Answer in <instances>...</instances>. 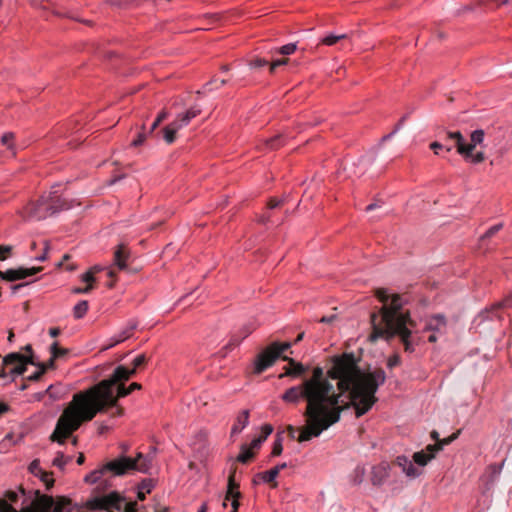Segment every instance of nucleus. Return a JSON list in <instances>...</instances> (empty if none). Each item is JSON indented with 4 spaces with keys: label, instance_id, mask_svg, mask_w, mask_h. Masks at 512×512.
I'll return each instance as SVG.
<instances>
[{
    "label": "nucleus",
    "instance_id": "nucleus-15",
    "mask_svg": "<svg viewBox=\"0 0 512 512\" xmlns=\"http://www.w3.org/2000/svg\"><path fill=\"white\" fill-rule=\"evenodd\" d=\"M19 361H22L25 365V367L27 368V365H34V366H37L38 367V364L39 363H36L33 359V356L32 355H29V356H25V355H22L20 353H17V352H13V353H9L7 354L5 357H4V364L5 365H10L12 364L13 362H19Z\"/></svg>",
    "mask_w": 512,
    "mask_h": 512
},
{
    "label": "nucleus",
    "instance_id": "nucleus-22",
    "mask_svg": "<svg viewBox=\"0 0 512 512\" xmlns=\"http://www.w3.org/2000/svg\"><path fill=\"white\" fill-rule=\"evenodd\" d=\"M279 474L277 473V469H270L265 472L258 473L256 477H259L265 483H268L272 488H276L278 486V482L276 478Z\"/></svg>",
    "mask_w": 512,
    "mask_h": 512
},
{
    "label": "nucleus",
    "instance_id": "nucleus-62",
    "mask_svg": "<svg viewBox=\"0 0 512 512\" xmlns=\"http://www.w3.org/2000/svg\"><path fill=\"white\" fill-rule=\"evenodd\" d=\"M489 2L495 4L497 8L501 7L502 5H506L510 2V0H488Z\"/></svg>",
    "mask_w": 512,
    "mask_h": 512
},
{
    "label": "nucleus",
    "instance_id": "nucleus-20",
    "mask_svg": "<svg viewBox=\"0 0 512 512\" xmlns=\"http://www.w3.org/2000/svg\"><path fill=\"white\" fill-rule=\"evenodd\" d=\"M201 113V109L198 106H193L188 109L185 113L179 114L176 118L182 127L188 125L192 119L197 117Z\"/></svg>",
    "mask_w": 512,
    "mask_h": 512
},
{
    "label": "nucleus",
    "instance_id": "nucleus-2",
    "mask_svg": "<svg viewBox=\"0 0 512 512\" xmlns=\"http://www.w3.org/2000/svg\"><path fill=\"white\" fill-rule=\"evenodd\" d=\"M135 366L128 369L125 366H118L110 378L101 380L92 387L77 392L72 400L63 410L57 420L56 426L50 440L58 444H65L66 440L77 431L84 422L91 421L98 413L105 411L107 404H114L112 388L119 382L129 380L136 374Z\"/></svg>",
    "mask_w": 512,
    "mask_h": 512
},
{
    "label": "nucleus",
    "instance_id": "nucleus-36",
    "mask_svg": "<svg viewBox=\"0 0 512 512\" xmlns=\"http://www.w3.org/2000/svg\"><path fill=\"white\" fill-rule=\"evenodd\" d=\"M459 434H460V431H457V432L453 433L452 435H450L449 437L441 439L439 441V443H435L434 445H440L441 446V450H442L445 445H449L455 439H457Z\"/></svg>",
    "mask_w": 512,
    "mask_h": 512
},
{
    "label": "nucleus",
    "instance_id": "nucleus-12",
    "mask_svg": "<svg viewBox=\"0 0 512 512\" xmlns=\"http://www.w3.org/2000/svg\"><path fill=\"white\" fill-rule=\"evenodd\" d=\"M255 328L256 326L254 324H247L243 326L237 333H234L231 336L226 348L232 349L239 345L242 340L248 337L255 330Z\"/></svg>",
    "mask_w": 512,
    "mask_h": 512
},
{
    "label": "nucleus",
    "instance_id": "nucleus-25",
    "mask_svg": "<svg viewBox=\"0 0 512 512\" xmlns=\"http://www.w3.org/2000/svg\"><path fill=\"white\" fill-rule=\"evenodd\" d=\"M282 360L286 361L291 366V368H292L291 370L293 371L294 377L302 376L307 371V367H305L300 362H296L291 357L283 356Z\"/></svg>",
    "mask_w": 512,
    "mask_h": 512
},
{
    "label": "nucleus",
    "instance_id": "nucleus-21",
    "mask_svg": "<svg viewBox=\"0 0 512 512\" xmlns=\"http://www.w3.org/2000/svg\"><path fill=\"white\" fill-rule=\"evenodd\" d=\"M388 477L387 467L380 465L372 470L371 481L374 485H380Z\"/></svg>",
    "mask_w": 512,
    "mask_h": 512
},
{
    "label": "nucleus",
    "instance_id": "nucleus-18",
    "mask_svg": "<svg viewBox=\"0 0 512 512\" xmlns=\"http://www.w3.org/2000/svg\"><path fill=\"white\" fill-rule=\"evenodd\" d=\"M249 424V410H243L236 418L231 429V437L239 434Z\"/></svg>",
    "mask_w": 512,
    "mask_h": 512
},
{
    "label": "nucleus",
    "instance_id": "nucleus-46",
    "mask_svg": "<svg viewBox=\"0 0 512 512\" xmlns=\"http://www.w3.org/2000/svg\"><path fill=\"white\" fill-rule=\"evenodd\" d=\"M97 269L94 268V269H91L89 270L88 272L84 273L82 276H81V279L82 281L91 284L92 282L95 281V277H94V271H96Z\"/></svg>",
    "mask_w": 512,
    "mask_h": 512
},
{
    "label": "nucleus",
    "instance_id": "nucleus-27",
    "mask_svg": "<svg viewBox=\"0 0 512 512\" xmlns=\"http://www.w3.org/2000/svg\"><path fill=\"white\" fill-rule=\"evenodd\" d=\"M89 308L88 301L81 300L78 302L73 309V316L75 319H81L87 313Z\"/></svg>",
    "mask_w": 512,
    "mask_h": 512
},
{
    "label": "nucleus",
    "instance_id": "nucleus-32",
    "mask_svg": "<svg viewBox=\"0 0 512 512\" xmlns=\"http://www.w3.org/2000/svg\"><path fill=\"white\" fill-rule=\"evenodd\" d=\"M27 368L25 367L22 361L13 362L10 364L9 373H13V375H23L26 372Z\"/></svg>",
    "mask_w": 512,
    "mask_h": 512
},
{
    "label": "nucleus",
    "instance_id": "nucleus-4",
    "mask_svg": "<svg viewBox=\"0 0 512 512\" xmlns=\"http://www.w3.org/2000/svg\"><path fill=\"white\" fill-rule=\"evenodd\" d=\"M150 468L151 458L142 453H138L136 458L122 456L107 462L100 469L91 472L85 477V481L90 484H95L99 482L107 472H111L115 476H122L129 471L147 473Z\"/></svg>",
    "mask_w": 512,
    "mask_h": 512
},
{
    "label": "nucleus",
    "instance_id": "nucleus-63",
    "mask_svg": "<svg viewBox=\"0 0 512 512\" xmlns=\"http://www.w3.org/2000/svg\"><path fill=\"white\" fill-rule=\"evenodd\" d=\"M61 333L60 329L58 327H53L49 329V335L53 338L59 336Z\"/></svg>",
    "mask_w": 512,
    "mask_h": 512
},
{
    "label": "nucleus",
    "instance_id": "nucleus-60",
    "mask_svg": "<svg viewBox=\"0 0 512 512\" xmlns=\"http://www.w3.org/2000/svg\"><path fill=\"white\" fill-rule=\"evenodd\" d=\"M145 137H146L145 134L140 133L138 135V137L132 142V146H135V147L140 146L144 142Z\"/></svg>",
    "mask_w": 512,
    "mask_h": 512
},
{
    "label": "nucleus",
    "instance_id": "nucleus-57",
    "mask_svg": "<svg viewBox=\"0 0 512 512\" xmlns=\"http://www.w3.org/2000/svg\"><path fill=\"white\" fill-rule=\"evenodd\" d=\"M263 443V441L257 437L255 439H253V441L250 443V446H248L252 451L254 450H258L261 446V444Z\"/></svg>",
    "mask_w": 512,
    "mask_h": 512
},
{
    "label": "nucleus",
    "instance_id": "nucleus-29",
    "mask_svg": "<svg viewBox=\"0 0 512 512\" xmlns=\"http://www.w3.org/2000/svg\"><path fill=\"white\" fill-rule=\"evenodd\" d=\"M346 38H347L346 34H341V35L330 34V35H327L324 38H322L321 43L324 45H327V46H332Z\"/></svg>",
    "mask_w": 512,
    "mask_h": 512
},
{
    "label": "nucleus",
    "instance_id": "nucleus-58",
    "mask_svg": "<svg viewBox=\"0 0 512 512\" xmlns=\"http://www.w3.org/2000/svg\"><path fill=\"white\" fill-rule=\"evenodd\" d=\"M281 203H282V200L277 199V198H271V199L268 201L267 206H268V208H269V209H274V208H276V207L280 206V205H281Z\"/></svg>",
    "mask_w": 512,
    "mask_h": 512
},
{
    "label": "nucleus",
    "instance_id": "nucleus-44",
    "mask_svg": "<svg viewBox=\"0 0 512 512\" xmlns=\"http://www.w3.org/2000/svg\"><path fill=\"white\" fill-rule=\"evenodd\" d=\"M467 159H469L474 164H479L485 160V155L481 151L476 152L475 154L471 152V156L468 157Z\"/></svg>",
    "mask_w": 512,
    "mask_h": 512
},
{
    "label": "nucleus",
    "instance_id": "nucleus-52",
    "mask_svg": "<svg viewBox=\"0 0 512 512\" xmlns=\"http://www.w3.org/2000/svg\"><path fill=\"white\" fill-rule=\"evenodd\" d=\"M92 289H93L92 284H89V285H87V286H86V287H84V288H81V287L74 288V289L72 290V292H73L74 294H87V293H89Z\"/></svg>",
    "mask_w": 512,
    "mask_h": 512
},
{
    "label": "nucleus",
    "instance_id": "nucleus-51",
    "mask_svg": "<svg viewBox=\"0 0 512 512\" xmlns=\"http://www.w3.org/2000/svg\"><path fill=\"white\" fill-rule=\"evenodd\" d=\"M268 64V61L265 60V59H262V58H257L253 61L250 62V66L252 68H259V67H263V66H266Z\"/></svg>",
    "mask_w": 512,
    "mask_h": 512
},
{
    "label": "nucleus",
    "instance_id": "nucleus-5",
    "mask_svg": "<svg viewBox=\"0 0 512 512\" xmlns=\"http://www.w3.org/2000/svg\"><path fill=\"white\" fill-rule=\"evenodd\" d=\"M69 208L70 205L61 199L57 191H51L47 195H42L37 201H30L19 211V214L24 220L40 221Z\"/></svg>",
    "mask_w": 512,
    "mask_h": 512
},
{
    "label": "nucleus",
    "instance_id": "nucleus-3",
    "mask_svg": "<svg viewBox=\"0 0 512 512\" xmlns=\"http://www.w3.org/2000/svg\"><path fill=\"white\" fill-rule=\"evenodd\" d=\"M375 296L383 304L378 312L371 314L372 333L369 336L372 342L378 338L387 340L398 336L404 346L405 352L412 353L419 338L413 335L412 330L416 322L411 319L408 310L403 307L407 299L400 294L389 295L384 288L375 290Z\"/></svg>",
    "mask_w": 512,
    "mask_h": 512
},
{
    "label": "nucleus",
    "instance_id": "nucleus-47",
    "mask_svg": "<svg viewBox=\"0 0 512 512\" xmlns=\"http://www.w3.org/2000/svg\"><path fill=\"white\" fill-rule=\"evenodd\" d=\"M14 139L13 133H6L1 137V142L8 148H12V140Z\"/></svg>",
    "mask_w": 512,
    "mask_h": 512
},
{
    "label": "nucleus",
    "instance_id": "nucleus-49",
    "mask_svg": "<svg viewBox=\"0 0 512 512\" xmlns=\"http://www.w3.org/2000/svg\"><path fill=\"white\" fill-rule=\"evenodd\" d=\"M287 63H288L287 58L272 61V63L270 64V72L273 73L277 67L285 65Z\"/></svg>",
    "mask_w": 512,
    "mask_h": 512
},
{
    "label": "nucleus",
    "instance_id": "nucleus-28",
    "mask_svg": "<svg viewBox=\"0 0 512 512\" xmlns=\"http://www.w3.org/2000/svg\"><path fill=\"white\" fill-rule=\"evenodd\" d=\"M71 460V456H65L63 452H58L52 462V465L59 468L60 470H64L65 465L69 463Z\"/></svg>",
    "mask_w": 512,
    "mask_h": 512
},
{
    "label": "nucleus",
    "instance_id": "nucleus-13",
    "mask_svg": "<svg viewBox=\"0 0 512 512\" xmlns=\"http://www.w3.org/2000/svg\"><path fill=\"white\" fill-rule=\"evenodd\" d=\"M484 140V131L479 129L475 130L470 135V143L466 144L464 146V149L466 150L463 154L464 158H468L471 156V152H473L477 145L481 144Z\"/></svg>",
    "mask_w": 512,
    "mask_h": 512
},
{
    "label": "nucleus",
    "instance_id": "nucleus-31",
    "mask_svg": "<svg viewBox=\"0 0 512 512\" xmlns=\"http://www.w3.org/2000/svg\"><path fill=\"white\" fill-rule=\"evenodd\" d=\"M265 145L268 149H277L283 145L282 143V135L278 134L270 139L265 141Z\"/></svg>",
    "mask_w": 512,
    "mask_h": 512
},
{
    "label": "nucleus",
    "instance_id": "nucleus-37",
    "mask_svg": "<svg viewBox=\"0 0 512 512\" xmlns=\"http://www.w3.org/2000/svg\"><path fill=\"white\" fill-rule=\"evenodd\" d=\"M502 228V224H496L489 228L486 233L481 237V241H484L487 238H491L494 236L500 229Z\"/></svg>",
    "mask_w": 512,
    "mask_h": 512
},
{
    "label": "nucleus",
    "instance_id": "nucleus-17",
    "mask_svg": "<svg viewBox=\"0 0 512 512\" xmlns=\"http://www.w3.org/2000/svg\"><path fill=\"white\" fill-rule=\"evenodd\" d=\"M445 139L450 142H454V146L457 148V152L463 156L464 152L466 151L464 149L465 146V139L461 132L459 131H447L445 134Z\"/></svg>",
    "mask_w": 512,
    "mask_h": 512
},
{
    "label": "nucleus",
    "instance_id": "nucleus-56",
    "mask_svg": "<svg viewBox=\"0 0 512 512\" xmlns=\"http://www.w3.org/2000/svg\"><path fill=\"white\" fill-rule=\"evenodd\" d=\"M430 148L434 151L435 154H439V150L444 149V144L438 141H434L430 144Z\"/></svg>",
    "mask_w": 512,
    "mask_h": 512
},
{
    "label": "nucleus",
    "instance_id": "nucleus-33",
    "mask_svg": "<svg viewBox=\"0 0 512 512\" xmlns=\"http://www.w3.org/2000/svg\"><path fill=\"white\" fill-rule=\"evenodd\" d=\"M52 475H53L52 472H47L44 470L40 471V473H39L38 477L41 479L42 482L45 483L47 489L52 488L54 485V479L52 478Z\"/></svg>",
    "mask_w": 512,
    "mask_h": 512
},
{
    "label": "nucleus",
    "instance_id": "nucleus-43",
    "mask_svg": "<svg viewBox=\"0 0 512 512\" xmlns=\"http://www.w3.org/2000/svg\"><path fill=\"white\" fill-rule=\"evenodd\" d=\"M148 362V358L145 354H140L138 355L134 360H133V366H135V368H141L143 367L146 363Z\"/></svg>",
    "mask_w": 512,
    "mask_h": 512
},
{
    "label": "nucleus",
    "instance_id": "nucleus-54",
    "mask_svg": "<svg viewBox=\"0 0 512 512\" xmlns=\"http://www.w3.org/2000/svg\"><path fill=\"white\" fill-rule=\"evenodd\" d=\"M54 362L55 358H53V356L51 355V358L46 363L38 364V368L44 367L46 372L48 369L54 368Z\"/></svg>",
    "mask_w": 512,
    "mask_h": 512
},
{
    "label": "nucleus",
    "instance_id": "nucleus-26",
    "mask_svg": "<svg viewBox=\"0 0 512 512\" xmlns=\"http://www.w3.org/2000/svg\"><path fill=\"white\" fill-rule=\"evenodd\" d=\"M255 457V452L252 451L246 444H242L240 447V453L237 456V461L242 464L249 463Z\"/></svg>",
    "mask_w": 512,
    "mask_h": 512
},
{
    "label": "nucleus",
    "instance_id": "nucleus-19",
    "mask_svg": "<svg viewBox=\"0 0 512 512\" xmlns=\"http://www.w3.org/2000/svg\"><path fill=\"white\" fill-rule=\"evenodd\" d=\"M397 464L402 467L403 472H405L407 476L417 477L421 473V471L416 468L413 463L405 456L397 457Z\"/></svg>",
    "mask_w": 512,
    "mask_h": 512
},
{
    "label": "nucleus",
    "instance_id": "nucleus-45",
    "mask_svg": "<svg viewBox=\"0 0 512 512\" xmlns=\"http://www.w3.org/2000/svg\"><path fill=\"white\" fill-rule=\"evenodd\" d=\"M0 512H18L6 500L0 498Z\"/></svg>",
    "mask_w": 512,
    "mask_h": 512
},
{
    "label": "nucleus",
    "instance_id": "nucleus-23",
    "mask_svg": "<svg viewBox=\"0 0 512 512\" xmlns=\"http://www.w3.org/2000/svg\"><path fill=\"white\" fill-rule=\"evenodd\" d=\"M136 326V323L131 322L123 331H121L118 335L114 337L113 342L110 344V347H113L114 345L130 338L133 334V331L136 329Z\"/></svg>",
    "mask_w": 512,
    "mask_h": 512
},
{
    "label": "nucleus",
    "instance_id": "nucleus-53",
    "mask_svg": "<svg viewBox=\"0 0 512 512\" xmlns=\"http://www.w3.org/2000/svg\"><path fill=\"white\" fill-rule=\"evenodd\" d=\"M10 365H5L4 360L2 361L1 367H0V377L4 378L9 375H13V373H9Z\"/></svg>",
    "mask_w": 512,
    "mask_h": 512
},
{
    "label": "nucleus",
    "instance_id": "nucleus-38",
    "mask_svg": "<svg viewBox=\"0 0 512 512\" xmlns=\"http://www.w3.org/2000/svg\"><path fill=\"white\" fill-rule=\"evenodd\" d=\"M154 487V483L151 479H144L138 486L139 489L146 493H150Z\"/></svg>",
    "mask_w": 512,
    "mask_h": 512
},
{
    "label": "nucleus",
    "instance_id": "nucleus-40",
    "mask_svg": "<svg viewBox=\"0 0 512 512\" xmlns=\"http://www.w3.org/2000/svg\"><path fill=\"white\" fill-rule=\"evenodd\" d=\"M496 317L498 319L501 318V315L498 313V308H494L492 311H486L479 315V318L481 319H490L493 320V318Z\"/></svg>",
    "mask_w": 512,
    "mask_h": 512
},
{
    "label": "nucleus",
    "instance_id": "nucleus-34",
    "mask_svg": "<svg viewBox=\"0 0 512 512\" xmlns=\"http://www.w3.org/2000/svg\"><path fill=\"white\" fill-rule=\"evenodd\" d=\"M282 451H283L282 436H281V434H277V438L275 439V441L273 443L271 456H273V457L279 456V455H281Z\"/></svg>",
    "mask_w": 512,
    "mask_h": 512
},
{
    "label": "nucleus",
    "instance_id": "nucleus-9",
    "mask_svg": "<svg viewBox=\"0 0 512 512\" xmlns=\"http://www.w3.org/2000/svg\"><path fill=\"white\" fill-rule=\"evenodd\" d=\"M40 271H42V267H19L15 269H7L6 271H0V278L8 282H15L34 276Z\"/></svg>",
    "mask_w": 512,
    "mask_h": 512
},
{
    "label": "nucleus",
    "instance_id": "nucleus-16",
    "mask_svg": "<svg viewBox=\"0 0 512 512\" xmlns=\"http://www.w3.org/2000/svg\"><path fill=\"white\" fill-rule=\"evenodd\" d=\"M183 128L176 119L171 122L169 125L165 126L162 129L163 139L167 144H172L176 140V133L178 130Z\"/></svg>",
    "mask_w": 512,
    "mask_h": 512
},
{
    "label": "nucleus",
    "instance_id": "nucleus-35",
    "mask_svg": "<svg viewBox=\"0 0 512 512\" xmlns=\"http://www.w3.org/2000/svg\"><path fill=\"white\" fill-rule=\"evenodd\" d=\"M297 49V46L295 43H289V44H286L284 46H282L281 48H279L277 50L278 53L282 54V55H290L292 53H294Z\"/></svg>",
    "mask_w": 512,
    "mask_h": 512
},
{
    "label": "nucleus",
    "instance_id": "nucleus-8",
    "mask_svg": "<svg viewBox=\"0 0 512 512\" xmlns=\"http://www.w3.org/2000/svg\"><path fill=\"white\" fill-rule=\"evenodd\" d=\"M142 388L141 384L137 382L131 383L128 387H126L123 382H119L116 386L112 388V398H114V404H107L105 406V411L110 407H116V412L113 413V416H122L124 414V409L117 405V402L120 398L126 397L131 394L134 390H140Z\"/></svg>",
    "mask_w": 512,
    "mask_h": 512
},
{
    "label": "nucleus",
    "instance_id": "nucleus-11",
    "mask_svg": "<svg viewBox=\"0 0 512 512\" xmlns=\"http://www.w3.org/2000/svg\"><path fill=\"white\" fill-rule=\"evenodd\" d=\"M441 450L440 445L429 444L424 450L415 452L413 454V461L419 466H425L430 460H432L436 453Z\"/></svg>",
    "mask_w": 512,
    "mask_h": 512
},
{
    "label": "nucleus",
    "instance_id": "nucleus-55",
    "mask_svg": "<svg viewBox=\"0 0 512 512\" xmlns=\"http://www.w3.org/2000/svg\"><path fill=\"white\" fill-rule=\"evenodd\" d=\"M400 363V357L398 355H393L388 359L387 365L389 368H393Z\"/></svg>",
    "mask_w": 512,
    "mask_h": 512
},
{
    "label": "nucleus",
    "instance_id": "nucleus-59",
    "mask_svg": "<svg viewBox=\"0 0 512 512\" xmlns=\"http://www.w3.org/2000/svg\"><path fill=\"white\" fill-rule=\"evenodd\" d=\"M5 497L11 502H16L18 499V494L15 491L9 490L5 493Z\"/></svg>",
    "mask_w": 512,
    "mask_h": 512
},
{
    "label": "nucleus",
    "instance_id": "nucleus-14",
    "mask_svg": "<svg viewBox=\"0 0 512 512\" xmlns=\"http://www.w3.org/2000/svg\"><path fill=\"white\" fill-rule=\"evenodd\" d=\"M129 259V250L124 244H120L114 253V262L119 270L127 268V260Z\"/></svg>",
    "mask_w": 512,
    "mask_h": 512
},
{
    "label": "nucleus",
    "instance_id": "nucleus-10",
    "mask_svg": "<svg viewBox=\"0 0 512 512\" xmlns=\"http://www.w3.org/2000/svg\"><path fill=\"white\" fill-rule=\"evenodd\" d=\"M235 473L236 468L234 467L229 474L228 477V490L226 494L225 500L232 499L231 506L232 509L237 511L239 508V498L241 497V492L239 491V484L235 481Z\"/></svg>",
    "mask_w": 512,
    "mask_h": 512
},
{
    "label": "nucleus",
    "instance_id": "nucleus-61",
    "mask_svg": "<svg viewBox=\"0 0 512 512\" xmlns=\"http://www.w3.org/2000/svg\"><path fill=\"white\" fill-rule=\"evenodd\" d=\"M285 372L279 375V378H283L285 376H291L294 377L293 371L291 370V366L288 364L285 368Z\"/></svg>",
    "mask_w": 512,
    "mask_h": 512
},
{
    "label": "nucleus",
    "instance_id": "nucleus-64",
    "mask_svg": "<svg viewBox=\"0 0 512 512\" xmlns=\"http://www.w3.org/2000/svg\"><path fill=\"white\" fill-rule=\"evenodd\" d=\"M168 112L164 109L157 116V122H162L168 117Z\"/></svg>",
    "mask_w": 512,
    "mask_h": 512
},
{
    "label": "nucleus",
    "instance_id": "nucleus-39",
    "mask_svg": "<svg viewBox=\"0 0 512 512\" xmlns=\"http://www.w3.org/2000/svg\"><path fill=\"white\" fill-rule=\"evenodd\" d=\"M12 249L13 247L10 245H0V260H6L10 256Z\"/></svg>",
    "mask_w": 512,
    "mask_h": 512
},
{
    "label": "nucleus",
    "instance_id": "nucleus-6",
    "mask_svg": "<svg viewBox=\"0 0 512 512\" xmlns=\"http://www.w3.org/2000/svg\"><path fill=\"white\" fill-rule=\"evenodd\" d=\"M291 347L290 342H273L265 348L256 358L254 372L260 374L267 368L272 366L276 359L282 358V353L289 350Z\"/></svg>",
    "mask_w": 512,
    "mask_h": 512
},
{
    "label": "nucleus",
    "instance_id": "nucleus-41",
    "mask_svg": "<svg viewBox=\"0 0 512 512\" xmlns=\"http://www.w3.org/2000/svg\"><path fill=\"white\" fill-rule=\"evenodd\" d=\"M272 432L273 426L270 424H265L261 428V435L259 436V438L264 442Z\"/></svg>",
    "mask_w": 512,
    "mask_h": 512
},
{
    "label": "nucleus",
    "instance_id": "nucleus-24",
    "mask_svg": "<svg viewBox=\"0 0 512 512\" xmlns=\"http://www.w3.org/2000/svg\"><path fill=\"white\" fill-rule=\"evenodd\" d=\"M446 325L445 318L442 315L431 317L426 324V329L431 331H441Z\"/></svg>",
    "mask_w": 512,
    "mask_h": 512
},
{
    "label": "nucleus",
    "instance_id": "nucleus-48",
    "mask_svg": "<svg viewBox=\"0 0 512 512\" xmlns=\"http://www.w3.org/2000/svg\"><path fill=\"white\" fill-rule=\"evenodd\" d=\"M123 512H136L137 511V503L136 502H125L122 506Z\"/></svg>",
    "mask_w": 512,
    "mask_h": 512
},
{
    "label": "nucleus",
    "instance_id": "nucleus-7",
    "mask_svg": "<svg viewBox=\"0 0 512 512\" xmlns=\"http://www.w3.org/2000/svg\"><path fill=\"white\" fill-rule=\"evenodd\" d=\"M123 504L124 498L117 492H111L107 495L94 498L89 502V508L92 510L104 509L108 512H111L113 509L122 511Z\"/></svg>",
    "mask_w": 512,
    "mask_h": 512
},
{
    "label": "nucleus",
    "instance_id": "nucleus-1",
    "mask_svg": "<svg viewBox=\"0 0 512 512\" xmlns=\"http://www.w3.org/2000/svg\"><path fill=\"white\" fill-rule=\"evenodd\" d=\"M385 380L382 368L362 371L355 356L348 353L334 357L326 373L322 367H315L309 378L287 389L281 397L287 403L296 404L300 399L307 403L303 413L306 423L297 441L320 436L338 423L342 412L350 407L355 409L356 417L366 414L376 403L375 394Z\"/></svg>",
    "mask_w": 512,
    "mask_h": 512
},
{
    "label": "nucleus",
    "instance_id": "nucleus-42",
    "mask_svg": "<svg viewBox=\"0 0 512 512\" xmlns=\"http://www.w3.org/2000/svg\"><path fill=\"white\" fill-rule=\"evenodd\" d=\"M29 471L35 476H39L40 471H43L40 467V461L38 459L33 460L29 465Z\"/></svg>",
    "mask_w": 512,
    "mask_h": 512
},
{
    "label": "nucleus",
    "instance_id": "nucleus-30",
    "mask_svg": "<svg viewBox=\"0 0 512 512\" xmlns=\"http://www.w3.org/2000/svg\"><path fill=\"white\" fill-rule=\"evenodd\" d=\"M50 352L53 358H61L69 353L68 349L60 348L58 342H54L50 347Z\"/></svg>",
    "mask_w": 512,
    "mask_h": 512
},
{
    "label": "nucleus",
    "instance_id": "nucleus-50",
    "mask_svg": "<svg viewBox=\"0 0 512 512\" xmlns=\"http://www.w3.org/2000/svg\"><path fill=\"white\" fill-rule=\"evenodd\" d=\"M44 373H45V368L44 367L39 368L38 371H36L32 375H30L27 379L29 381H38L41 379V377L43 376Z\"/></svg>",
    "mask_w": 512,
    "mask_h": 512
}]
</instances>
